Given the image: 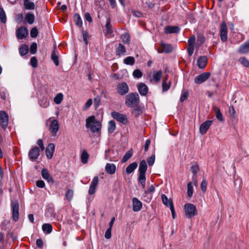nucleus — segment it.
I'll use <instances>...</instances> for the list:
<instances>
[{"label": "nucleus", "instance_id": "nucleus-1", "mask_svg": "<svg viewBox=\"0 0 249 249\" xmlns=\"http://www.w3.org/2000/svg\"><path fill=\"white\" fill-rule=\"evenodd\" d=\"M140 102V97L137 92L129 93L125 97V105L128 107L133 108L132 113L136 117H138L142 113V108L139 105Z\"/></svg>", "mask_w": 249, "mask_h": 249}, {"label": "nucleus", "instance_id": "nucleus-2", "mask_svg": "<svg viewBox=\"0 0 249 249\" xmlns=\"http://www.w3.org/2000/svg\"><path fill=\"white\" fill-rule=\"evenodd\" d=\"M147 169V166L146 162L144 160H142L141 161L139 164V177H138V181L140 182L141 185L142 186L143 188H144L145 187V182H146V177H145V173Z\"/></svg>", "mask_w": 249, "mask_h": 249}, {"label": "nucleus", "instance_id": "nucleus-3", "mask_svg": "<svg viewBox=\"0 0 249 249\" xmlns=\"http://www.w3.org/2000/svg\"><path fill=\"white\" fill-rule=\"evenodd\" d=\"M86 127L87 128H90L91 131L93 132H98L100 131L102 127L101 123L95 120L94 116H91L86 119Z\"/></svg>", "mask_w": 249, "mask_h": 249}, {"label": "nucleus", "instance_id": "nucleus-4", "mask_svg": "<svg viewBox=\"0 0 249 249\" xmlns=\"http://www.w3.org/2000/svg\"><path fill=\"white\" fill-rule=\"evenodd\" d=\"M184 210L187 218H191L197 214L196 206L191 203L185 204L184 206Z\"/></svg>", "mask_w": 249, "mask_h": 249}, {"label": "nucleus", "instance_id": "nucleus-5", "mask_svg": "<svg viewBox=\"0 0 249 249\" xmlns=\"http://www.w3.org/2000/svg\"><path fill=\"white\" fill-rule=\"evenodd\" d=\"M111 115L113 119L124 124H126L128 123L127 118L124 114L120 113L116 111H112L111 113Z\"/></svg>", "mask_w": 249, "mask_h": 249}, {"label": "nucleus", "instance_id": "nucleus-6", "mask_svg": "<svg viewBox=\"0 0 249 249\" xmlns=\"http://www.w3.org/2000/svg\"><path fill=\"white\" fill-rule=\"evenodd\" d=\"M116 90L118 94L123 96L128 93L129 89L128 85L125 82H122L117 85Z\"/></svg>", "mask_w": 249, "mask_h": 249}, {"label": "nucleus", "instance_id": "nucleus-7", "mask_svg": "<svg viewBox=\"0 0 249 249\" xmlns=\"http://www.w3.org/2000/svg\"><path fill=\"white\" fill-rule=\"evenodd\" d=\"M40 149L37 146L33 147L28 153L29 159L33 161H36L40 155Z\"/></svg>", "mask_w": 249, "mask_h": 249}, {"label": "nucleus", "instance_id": "nucleus-8", "mask_svg": "<svg viewBox=\"0 0 249 249\" xmlns=\"http://www.w3.org/2000/svg\"><path fill=\"white\" fill-rule=\"evenodd\" d=\"M210 76L211 73L209 72H203L195 77L194 79L195 82L196 84H200L205 82Z\"/></svg>", "mask_w": 249, "mask_h": 249}, {"label": "nucleus", "instance_id": "nucleus-9", "mask_svg": "<svg viewBox=\"0 0 249 249\" xmlns=\"http://www.w3.org/2000/svg\"><path fill=\"white\" fill-rule=\"evenodd\" d=\"M8 115L4 111H0V124L4 129H6L8 124Z\"/></svg>", "mask_w": 249, "mask_h": 249}, {"label": "nucleus", "instance_id": "nucleus-10", "mask_svg": "<svg viewBox=\"0 0 249 249\" xmlns=\"http://www.w3.org/2000/svg\"><path fill=\"white\" fill-rule=\"evenodd\" d=\"M12 210V217L14 221L16 222L18 219L19 204L17 201L12 202L11 204Z\"/></svg>", "mask_w": 249, "mask_h": 249}, {"label": "nucleus", "instance_id": "nucleus-11", "mask_svg": "<svg viewBox=\"0 0 249 249\" xmlns=\"http://www.w3.org/2000/svg\"><path fill=\"white\" fill-rule=\"evenodd\" d=\"M28 34L26 27L22 26L18 28L16 31V36L19 39H22L26 37Z\"/></svg>", "mask_w": 249, "mask_h": 249}, {"label": "nucleus", "instance_id": "nucleus-12", "mask_svg": "<svg viewBox=\"0 0 249 249\" xmlns=\"http://www.w3.org/2000/svg\"><path fill=\"white\" fill-rule=\"evenodd\" d=\"M59 124L57 120H53L50 123L49 130L52 136H55L59 129Z\"/></svg>", "mask_w": 249, "mask_h": 249}, {"label": "nucleus", "instance_id": "nucleus-13", "mask_svg": "<svg viewBox=\"0 0 249 249\" xmlns=\"http://www.w3.org/2000/svg\"><path fill=\"white\" fill-rule=\"evenodd\" d=\"M99 182V178L97 176L95 177L89 186V194L92 195H93L96 191V187Z\"/></svg>", "mask_w": 249, "mask_h": 249}, {"label": "nucleus", "instance_id": "nucleus-14", "mask_svg": "<svg viewBox=\"0 0 249 249\" xmlns=\"http://www.w3.org/2000/svg\"><path fill=\"white\" fill-rule=\"evenodd\" d=\"M221 39L223 41L227 39V27L225 21H223L220 27Z\"/></svg>", "mask_w": 249, "mask_h": 249}, {"label": "nucleus", "instance_id": "nucleus-15", "mask_svg": "<svg viewBox=\"0 0 249 249\" xmlns=\"http://www.w3.org/2000/svg\"><path fill=\"white\" fill-rule=\"evenodd\" d=\"M212 121L208 120L203 123L199 127L200 133L202 135L205 134L212 125Z\"/></svg>", "mask_w": 249, "mask_h": 249}, {"label": "nucleus", "instance_id": "nucleus-16", "mask_svg": "<svg viewBox=\"0 0 249 249\" xmlns=\"http://www.w3.org/2000/svg\"><path fill=\"white\" fill-rule=\"evenodd\" d=\"M55 149V145L53 143H49L46 149V154L48 159H51Z\"/></svg>", "mask_w": 249, "mask_h": 249}, {"label": "nucleus", "instance_id": "nucleus-17", "mask_svg": "<svg viewBox=\"0 0 249 249\" xmlns=\"http://www.w3.org/2000/svg\"><path fill=\"white\" fill-rule=\"evenodd\" d=\"M191 170L193 174V180L195 185H196L197 182V173L199 171V167L197 164H193L191 167Z\"/></svg>", "mask_w": 249, "mask_h": 249}, {"label": "nucleus", "instance_id": "nucleus-18", "mask_svg": "<svg viewBox=\"0 0 249 249\" xmlns=\"http://www.w3.org/2000/svg\"><path fill=\"white\" fill-rule=\"evenodd\" d=\"M138 90L142 96H145L148 91V87L144 83H141L138 85Z\"/></svg>", "mask_w": 249, "mask_h": 249}, {"label": "nucleus", "instance_id": "nucleus-19", "mask_svg": "<svg viewBox=\"0 0 249 249\" xmlns=\"http://www.w3.org/2000/svg\"><path fill=\"white\" fill-rule=\"evenodd\" d=\"M132 205L134 212H139L142 209V203L136 197L133 198Z\"/></svg>", "mask_w": 249, "mask_h": 249}, {"label": "nucleus", "instance_id": "nucleus-20", "mask_svg": "<svg viewBox=\"0 0 249 249\" xmlns=\"http://www.w3.org/2000/svg\"><path fill=\"white\" fill-rule=\"evenodd\" d=\"M41 176L42 178L45 180H47L49 183H52V184L54 183L53 178L51 177L47 169L43 168L41 170Z\"/></svg>", "mask_w": 249, "mask_h": 249}, {"label": "nucleus", "instance_id": "nucleus-21", "mask_svg": "<svg viewBox=\"0 0 249 249\" xmlns=\"http://www.w3.org/2000/svg\"><path fill=\"white\" fill-rule=\"evenodd\" d=\"M59 53L56 49V48H54V49L51 54V59L56 66H58L59 64Z\"/></svg>", "mask_w": 249, "mask_h": 249}, {"label": "nucleus", "instance_id": "nucleus-22", "mask_svg": "<svg viewBox=\"0 0 249 249\" xmlns=\"http://www.w3.org/2000/svg\"><path fill=\"white\" fill-rule=\"evenodd\" d=\"M207 61V58L206 56H201L198 58L197 60V64L200 69H204L205 68Z\"/></svg>", "mask_w": 249, "mask_h": 249}, {"label": "nucleus", "instance_id": "nucleus-23", "mask_svg": "<svg viewBox=\"0 0 249 249\" xmlns=\"http://www.w3.org/2000/svg\"><path fill=\"white\" fill-rule=\"evenodd\" d=\"M179 31L180 28L177 26H167L164 28V32L166 34L178 33Z\"/></svg>", "mask_w": 249, "mask_h": 249}, {"label": "nucleus", "instance_id": "nucleus-24", "mask_svg": "<svg viewBox=\"0 0 249 249\" xmlns=\"http://www.w3.org/2000/svg\"><path fill=\"white\" fill-rule=\"evenodd\" d=\"M213 109L215 112L216 118L218 121L224 122V119L220 111V108L218 107L214 106L213 107Z\"/></svg>", "mask_w": 249, "mask_h": 249}, {"label": "nucleus", "instance_id": "nucleus-25", "mask_svg": "<svg viewBox=\"0 0 249 249\" xmlns=\"http://www.w3.org/2000/svg\"><path fill=\"white\" fill-rule=\"evenodd\" d=\"M105 170L110 175L114 174L116 170V166L113 163H107L105 167Z\"/></svg>", "mask_w": 249, "mask_h": 249}, {"label": "nucleus", "instance_id": "nucleus-26", "mask_svg": "<svg viewBox=\"0 0 249 249\" xmlns=\"http://www.w3.org/2000/svg\"><path fill=\"white\" fill-rule=\"evenodd\" d=\"M42 230L45 234H49L52 232L53 227L50 223H45L42 226Z\"/></svg>", "mask_w": 249, "mask_h": 249}, {"label": "nucleus", "instance_id": "nucleus-27", "mask_svg": "<svg viewBox=\"0 0 249 249\" xmlns=\"http://www.w3.org/2000/svg\"><path fill=\"white\" fill-rule=\"evenodd\" d=\"M138 164L136 162H133L130 164L126 168V172L127 174L132 173L137 167Z\"/></svg>", "mask_w": 249, "mask_h": 249}, {"label": "nucleus", "instance_id": "nucleus-28", "mask_svg": "<svg viewBox=\"0 0 249 249\" xmlns=\"http://www.w3.org/2000/svg\"><path fill=\"white\" fill-rule=\"evenodd\" d=\"M25 18L29 24H32L35 20V15L32 13L28 12L25 15Z\"/></svg>", "mask_w": 249, "mask_h": 249}, {"label": "nucleus", "instance_id": "nucleus-29", "mask_svg": "<svg viewBox=\"0 0 249 249\" xmlns=\"http://www.w3.org/2000/svg\"><path fill=\"white\" fill-rule=\"evenodd\" d=\"M24 7L25 10H34L35 8V4L30 0L23 2Z\"/></svg>", "mask_w": 249, "mask_h": 249}, {"label": "nucleus", "instance_id": "nucleus-30", "mask_svg": "<svg viewBox=\"0 0 249 249\" xmlns=\"http://www.w3.org/2000/svg\"><path fill=\"white\" fill-rule=\"evenodd\" d=\"M161 199L163 203L169 208L171 207V204H173L172 201L171 199H169L164 194L161 195Z\"/></svg>", "mask_w": 249, "mask_h": 249}, {"label": "nucleus", "instance_id": "nucleus-31", "mask_svg": "<svg viewBox=\"0 0 249 249\" xmlns=\"http://www.w3.org/2000/svg\"><path fill=\"white\" fill-rule=\"evenodd\" d=\"M39 104L40 107L43 108H46L49 106L50 103L47 98H43L39 100Z\"/></svg>", "mask_w": 249, "mask_h": 249}, {"label": "nucleus", "instance_id": "nucleus-32", "mask_svg": "<svg viewBox=\"0 0 249 249\" xmlns=\"http://www.w3.org/2000/svg\"><path fill=\"white\" fill-rule=\"evenodd\" d=\"M116 129L115 122L113 120L109 121L108 124V131L109 133H112Z\"/></svg>", "mask_w": 249, "mask_h": 249}, {"label": "nucleus", "instance_id": "nucleus-33", "mask_svg": "<svg viewBox=\"0 0 249 249\" xmlns=\"http://www.w3.org/2000/svg\"><path fill=\"white\" fill-rule=\"evenodd\" d=\"M132 155L133 152L131 150L127 151L123 156V159L122 160V162H125L132 156Z\"/></svg>", "mask_w": 249, "mask_h": 249}, {"label": "nucleus", "instance_id": "nucleus-34", "mask_svg": "<svg viewBox=\"0 0 249 249\" xmlns=\"http://www.w3.org/2000/svg\"><path fill=\"white\" fill-rule=\"evenodd\" d=\"M167 78H165L162 83V91L165 92L167 91L170 88L171 83L170 82H167Z\"/></svg>", "mask_w": 249, "mask_h": 249}, {"label": "nucleus", "instance_id": "nucleus-35", "mask_svg": "<svg viewBox=\"0 0 249 249\" xmlns=\"http://www.w3.org/2000/svg\"><path fill=\"white\" fill-rule=\"evenodd\" d=\"M74 18L76 25L79 27H81L83 25V22L80 15L78 14H74Z\"/></svg>", "mask_w": 249, "mask_h": 249}, {"label": "nucleus", "instance_id": "nucleus-36", "mask_svg": "<svg viewBox=\"0 0 249 249\" xmlns=\"http://www.w3.org/2000/svg\"><path fill=\"white\" fill-rule=\"evenodd\" d=\"M121 38L122 41L125 44H128L130 41V36L127 33H124L121 35Z\"/></svg>", "mask_w": 249, "mask_h": 249}, {"label": "nucleus", "instance_id": "nucleus-37", "mask_svg": "<svg viewBox=\"0 0 249 249\" xmlns=\"http://www.w3.org/2000/svg\"><path fill=\"white\" fill-rule=\"evenodd\" d=\"M162 75V72L161 70L158 71L157 72L154 73L153 76V79L155 82H158L161 79Z\"/></svg>", "mask_w": 249, "mask_h": 249}, {"label": "nucleus", "instance_id": "nucleus-38", "mask_svg": "<svg viewBox=\"0 0 249 249\" xmlns=\"http://www.w3.org/2000/svg\"><path fill=\"white\" fill-rule=\"evenodd\" d=\"M63 99V95L62 93H59L56 94L53 99L54 102L57 104H60Z\"/></svg>", "mask_w": 249, "mask_h": 249}, {"label": "nucleus", "instance_id": "nucleus-39", "mask_svg": "<svg viewBox=\"0 0 249 249\" xmlns=\"http://www.w3.org/2000/svg\"><path fill=\"white\" fill-rule=\"evenodd\" d=\"M157 51L159 53H168L172 52L173 50V48H157Z\"/></svg>", "mask_w": 249, "mask_h": 249}, {"label": "nucleus", "instance_id": "nucleus-40", "mask_svg": "<svg viewBox=\"0 0 249 249\" xmlns=\"http://www.w3.org/2000/svg\"><path fill=\"white\" fill-rule=\"evenodd\" d=\"M89 157V155L88 152L86 150H84L81 156L82 162L84 164L87 163Z\"/></svg>", "mask_w": 249, "mask_h": 249}, {"label": "nucleus", "instance_id": "nucleus-41", "mask_svg": "<svg viewBox=\"0 0 249 249\" xmlns=\"http://www.w3.org/2000/svg\"><path fill=\"white\" fill-rule=\"evenodd\" d=\"M187 196L189 198L192 197L193 194V187L192 186V183L190 182L187 184Z\"/></svg>", "mask_w": 249, "mask_h": 249}, {"label": "nucleus", "instance_id": "nucleus-42", "mask_svg": "<svg viewBox=\"0 0 249 249\" xmlns=\"http://www.w3.org/2000/svg\"><path fill=\"white\" fill-rule=\"evenodd\" d=\"M0 20L3 23L6 22V16L3 9L0 7Z\"/></svg>", "mask_w": 249, "mask_h": 249}, {"label": "nucleus", "instance_id": "nucleus-43", "mask_svg": "<svg viewBox=\"0 0 249 249\" xmlns=\"http://www.w3.org/2000/svg\"><path fill=\"white\" fill-rule=\"evenodd\" d=\"M135 63V59L132 56H128L124 60V63L126 65H133Z\"/></svg>", "mask_w": 249, "mask_h": 249}, {"label": "nucleus", "instance_id": "nucleus-44", "mask_svg": "<svg viewBox=\"0 0 249 249\" xmlns=\"http://www.w3.org/2000/svg\"><path fill=\"white\" fill-rule=\"evenodd\" d=\"M238 61L244 67L249 68V61L245 57H240Z\"/></svg>", "mask_w": 249, "mask_h": 249}, {"label": "nucleus", "instance_id": "nucleus-45", "mask_svg": "<svg viewBox=\"0 0 249 249\" xmlns=\"http://www.w3.org/2000/svg\"><path fill=\"white\" fill-rule=\"evenodd\" d=\"M73 195V191L71 189H69L65 194V197L68 200L71 201L72 199Z\"/></svg>", "mask_w": 249, "mask_h": 249}, {"label": "nucleus", "instance_id": "nucleus-46", "mask_svg": "<svg viewBox=\"0 0 249 249\" xmlns=\"http://www.w3.org/2000/svg\"><path fill=\"white\" fill-rule=\"evenodd\" d=\"M205 37L201 34H198L197 36V41L196 43L197 45L200 46L205 41Z\"/></svg>", "mask_w": 249, "mask_h": 249}, {"label": "nucleus", "instance_id": "nucleus-47", "mask_svg": "<svg viewBox=\"0 0 249 249\" xmlns=\"http://www.w3.org/2000/svg\"><path fill=\"white\" fill-rule=\"evenodd\" d=\"M38 61L35 56L31 57L30 59V65L34 68L37 67Z\"/></svg>", "mask_w": 249, "mask_h": 249}, {"label": "nucleus", "instance_id": "nucleus-48", "mask_svg": "<svg viewBox=\"0 0 249 249\" xmlns=\"http://www.w3.org/2000/svg\"><path fill=\"white\" fill-rule=\"evenodd\" d=\"M142 75V73L141 71L139 69L134 70L133 72V76L136 78H140Z\"/></svg>", "mask_w": 249, "mask_h": 249}, {"label": "nucleus", "instance_id": "nucleus-49", "mask_svg": "<svg viewBox=\"0 0 249 249\" xmlns=\"http://www.w3.org/2000/svg\"><path fill=\"white\" fill-rule=\"evenodd\" d=\"M155 154L152 155L149 158H148L147 160V161L149 166H152L155 162Z\"/></svg>", "mask_w": 249, "mask_h": 249}, {"label": "nucleus", "instance_id": "nucleus-50", "mask_svg": "<svg viewBox=\"0 0 249 249\" xmlns=\"http://www.w3.org/2000/svg\"><path fill=\"white\" fill-rule=\"evenodd\" d=\"M237 53L240 54H247L249 53V48H239Z\"/></svg>", "mask_w": 249, "mask_h": 249}, {"label": "nucleus", "instance_id": "nucleus-51", "mask_svg": "<svg viewBox=\"0 0 249 249\" xmlns=\"http://www.w3.org/2000/svg\"><path fill=\"white\" fill-rule=\"evenodd\" d=\"M38 34V30L36 27H33L30 31V36L32 37H36Z\"/></svg>", "mask_w": 249, "mask_h": 249}, {"label": "nucleus", "instance_id": "nucleus-52", "mask_svg": "<svg viewBox=\"0 0 249 249\" xmlns=\"http://www.w3.org/2000/svg\"><path fill=\"white\" fill-rule=\"evenodd\" d=\"M19 52L21 56H24L29 52V48H19Z\"/></svg>", "mask_w": 249, "mask_h": 249}, {"label": "nucleus", "instance_id": "nucleus-53", "mask_svg": "<svg viewBox=\"0 0 249 249\" xmlns=\"http://www.w3.org/2000/svg\"><path fill=\"white\" fill-rule=\"evenodd\" d=\"M207 187V182L205 180H203L201 182L200 188L203 192H205L206 191Z\"/></svg>", "mask_w": 249, "mask_h": 249}, {"label": "nucleus", "instance_id": "nucleus-54", "mask_svg": "<svg viewBox=\"0 0 249 249\" xmlns=\"http://www.w3.org/2000/svg\"><path fill=\"white\" fill-rule=\"evenodd\" d=\"M125 52V48H117L116 50L117 54L119 56L124 54Z\"/></svg>", "mask_w": 249, "mask_h": 249}, {"label": "nucleus", "instance_id": "nucleus-55", "mask_svg": "<svg viewBox=\"0 0 249 249\" xmlns=\"http://www.w3.org/2000/svg\"><path fill=\"white\" fill-rule=\"evenodd\" d=\"M111 230L112 229H110V228H108L106 231L105 234V237L107 239H109L111 237Z\"/></svg>", "mask_w": 249, "mask_h": 249}, {"label": "nucleus", "instance_id": "nucleus-56", "mask_svg": "<svg viewBox=\"0 0 249 249\" xmlns=\"http://www.w3.org/2000/svg\"><path fill=\"white\" fill-rule=\"evenodd\" d=\"M196 40L194 36H192L188 40L189 47H193Z\"/></svg>", "mask_w": 249, "mask_h": 249}, {"label": "nucleus", "instance_id": "nucleus-57", "mask_svg": "<svg viewBox=\"0 0 249 249\" xmlns=\"http://www.w3.org/2000/svg\"><path fill=\"white\" fill-rule=\"evenodd\" d=\"M100 102L101 100L99 96H97L94 99V103L96 108L99 107Z\"/></svg>", "mask_w": 249, "mask_h": 249}, {"label": "nucleus", "instance_id": "nucleus-58", "mask_svg": "<svg viewBox=\"0 0 249 249\" xmlns=\"http://www.w3.org/2000/svg\"><path fill=\"white\" fill-rule=\"evenodd\" d=\"M36 185L38 188H43L45 186V183L42 180H38L36 182Z\"/></svg>", "mask_w": 249, "mask_h": 249}, {"label": "nucleus", "instance_id": "nucleus-59", "mask_svg": "<svg viewBox=\"0 0 249 249\" xmlns=\"http://www.w3.org/2000/svg\"><path fill=\"white\" fill-rule=\"evenodd\" d=\"M37 144L39 147L40 151H43L44 150V146L43 142V141L41 139H39L37 140Z\"/></svg>", "mask_w": 249, "mask_h": 249}, {"label": "nucleus", "instance_id": "nucleus-60", "mask_svg": "<svg viewBox=\"0 0 249 249\" xmlns=\"http://www.w3.org/2000/svg\"><path fill=\"white\" fill-rule=\"evenodd\" d=\"M188 93L187 91L183 92L181 95V97L180 98V101L182 102L184 100H185L188 97Z\"/></svg>", "mask_w": 249, "mask_h": 249}, {"label": "nucleus", "instance_id": "nucleus-61", "mask_svg": "<svg viewBox=\"0 0 249 249\" xmlns=\"http://www.w3.org/2000/svg\"><path fill=\"white\" fill-rule=\"evenodd\" d=\"M105 34L106 36H108V37H110L112 36V31L111 28H106L104 31Z\"/></svg>", "mask_w": 249, "mask_h": 249}, {"label": "nucleus", "instance_id": "nucleus-62", "mask_svg": "<svg viewBox=\"0 0 249 249\" xmlns=\"http://www.w3.org/2000/svg\"><path fill=\"white\" fill-rule=\"evenodd\" d=\"M36 245L39 248H42L43 246V242L42 239H38L36 241Z\"/></svg>", "mask_w": 249, "mask_h": 249}, {"label": "nucleus", "instance_id": "nucleus-63", "mask_svg": "<svg viewBox=\"0 0 249 249\" xmlns=\"http://www.w3.org/2000/svg\"><path fill=\"white\" fill-rule=\"evenodd\" d=\"M85 18L86 20L88 21L89 22H91L92 21V19L90 16V15L89 13H86L85 14Z\"/></svg>", "mask_w": 249, "mask_h": 249}, {"label": "nucleus", "instance_id": "nucleus-64", "mask_svg": "<svg viewBox=\"0 0 249 249\" xmlns=\"http://www.w3.org/2000/svg\"><path fill=\"white\" fill-rule=\"evenodd\" d=\"M92 103V99H89L86 102V104L85 105V106H84V108L85 109L88 108L89 107H90L91 106Z\"/></svg>", "mask_w": 249, "mask_h": 249}]
</instances>
